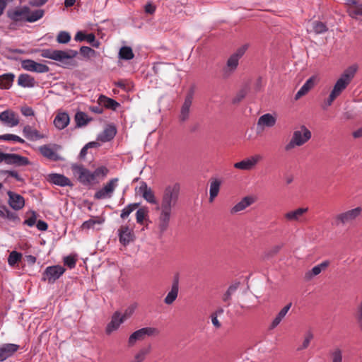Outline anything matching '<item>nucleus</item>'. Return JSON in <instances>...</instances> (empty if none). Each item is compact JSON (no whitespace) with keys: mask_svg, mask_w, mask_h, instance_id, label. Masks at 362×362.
I'll use <instances>...</instances> for the list:
<instances>
[{"mask_svg":"<svg viewBox=\"0 0 362 362\" xmlns=\"http://www.w3.org/2000/svg\"><path fill=\"white\" fill-rule=\"evenodd\" d=\"M329 262L326 260L315 266L311 270L308 271L305 274V278L307 280L312 279L314 276L320 274L322 271L325 270L329 267Z\"/></svg>","mask_w":362,"mask_h":362,"instance_id":"bb28decb","label":"nucleus"},{"mask_svg":"<svg viewBox=\"0 0 362 362\" xmlns=\"http://www.w3.org/2000/svg\"><path fill=\"white\" fill-rule=\"evenodd\" d=\"M159 331L155 327H144L133 332L129 337L128 344L132 346L137 341L144 340L147 336H155L158 334Z\"/></svg>","mask_w":362,"mask_h":362,"instance_id":"1a4fd4ad","label":"nucleus"},{"mask_svg":"<svg viewBox=\"0 0 362 362\" xmlns=\"http://www.w3.org/2000/svg\"><path fill=\"white\" fill-rule=\"evenodd\" d=\"M276 118L270 113L264 114L260 116L257 121V127H262L263 129L265 127H272L276 124Z\"/></svg>","mask_w":362,"mask_h":362,"instance_id":"a878e982","label":"nucleus"},{"mask_svg":"<svg viewBox=\"0 0 362 362\" xmlns=\"http://www.w3.org/2000/svg\"><path fill=\"white\" fill-rule=\"evenodd\" d=\"M21 113L26 117L28 116H33L34 115V111L33 110L28 106L22 107L21 109Z\"/></svg>","mask_w":362,"mask_h":362,"instance_id":"69168bd1","label":"nucleus"},{"mask_svg":"<svg viewBox=\"0 0 362 362\" xmlns=\"http://www.w3.org/2000/svg\"><path fill=\"white\" fill-rule=\"evenodd\" d=\"M117 129L113 125H108L105 127L101 134L99 135L98 139L102 142H107L112 140L116 135Z\"/></svg>","mask_w":362,"mask_h":362,"instance_id":"2f4dec72","label":"nucleus"},{"mask_svg":"<svg viewBox=\"0 0 362 362\" xmlns=\"http://www.w3.org/2000/svg\"><path fill=\"white\" fill-rule=\"evenodd\" d=\"M292 305L291 303H289L286 306H284L276 315L274 319L272 320V323L270 324L269 329H274L275 327H276L282 321V320L285 317L288 312L289 311Z\"/></svg>","mask_w":362,"mask_h":362,"instance_id":"cd10ccee","label":"nucleus"},{"mask_svg":"<svg viewBox=\"0 0 362 362\" xmlns=\"http://www.w3.org/2000/svg\"><path fill=\"white\" fill-rule=\"evenodd\" d=\"M30 214L31 216L24 221L23 224L32 227L36 223L37 214L34 211H32Z\"/></svg>","mask_w":362,"mask_h":362,"instance_id":"4d7b16f0","label":"nucleus"},{"mask_svg":"<svg viewBox=\"0 0 362 362\" xmlns=\"http://www.w3.org/2000/svg\"><path fill=\"white\" fill-rule=\"evenodd\" d=\"M15 75L11 73L4 74L0 76V88L8 89L11 87Z\"/></svg>","mask_w":362,"mask_h":362,"instance_id":"e433bc0d","label":"nucleus"},{"mask_svg":"<svg viewBox=\"0 0 362 362\" xmlns=\"http://www.w3.org/2000/svg\"><path fill=\"white\" fill-rule=\"evenodd\" d=\"M240 285L239 282L235 283L230 285L227 291L223 293L222 296V300L223 302L227 303V305H230V300L232 296L236 292Z\"/></svg>","mask_w":362,"mask_h":362,"instance_id":"4c0bfd02","label":"nucleus"},{"mask_svg":"<svg viewBox=\"0 0 362 362\" xmlns=\"http://www.w3.org/2000/svg\"><path fill=\"white\" fill-rule=\"evenodd\" d=\"M308 211V207H299L293 210L288 211L284 214V219L286 222H298L303 221L304 215Z\"/></svg>","mask_w":362,"mask_h":362,"instance_id":"ddd939ff","label":"nucleus"},{"mask_svg":"<svg viewBox=\"0 0 362 362\" xmlns=\"http://www.w3.org/2000/svg\"><path fill=\"white\" fill-rule=\"evenodd\" d=\"M18 84L24 88H31L35 84V81L31 76L22 74L18 76Z\"/></svg>","mask_w":362,"mask_h":362,"instance_id":"c9c22d12","label":"nucleus"},{"mask_svg":"<svg viewBox=\"0 0 362 362\" xmlns=\"http://www.w3.org/2000/svg\"><path fill=\"white\" fill-rule=\"evenodd\" d=\"M210 317L214 327L216 329H220L221 327V323L218 320V317L216 316V313H211Z\"/></svg>","mask_w":362,"mask_h":362,"instance_id":"0e129e2a","label":"nucleus"},{"mask_svg":"<svg viewBox=\"0 0 362 362\" xmlns=\"http://www.w3.org/2000/svg\"><path fill=\"white\" fill-rule=\"evenodd\" d=\"M102 221L100 220L98 217L90 218L86 221H84L81 225V228L83 230H88L90 228H93L95 224H100Z\"/></svg>","mask_w":362,"mask_h":362,"instance_id":"3c124183","label":"nucleus"},{"mask_svg":"<svg viewBox=\"0 0 362 362\" xmlns=\"http://www.w3.org/2000/svg\"><path fill=\"white\" fill-rule=\"evenodd\" d=\"M347 11L352 18L362 21V4L358 3L356 6L349 7Z\"/></svg>","mask_w":362,"mask_h":362,"instance_id":"58836bf2","label":"nucleus"},{"mask_svg":"<svg viewBox=\"0 0 362 362\" xmlns=\"http://www.w3.org/2000/svg\"><path fill=\"white\" fill-rule=\"evenodd\" d=\"M21 257L22 255L21 253L16 251L11 252L8 258V264L10 266H14L18 262L21 260Z\"/></svg>","mask_w":362,"mask_h":362,"instance_id":"603ef678","label":"nucleus"},{"mask_svg":"<svg viewBox=\"0 0 362 362\" xmlns=\"http://www.w3.org/2000/svg\"><path fill=\"white\" fill-rule=\"evenodd\" d=\"M47 181L54 184L58 186L61 187H66V186H72V183L71 180L66 177V176L57 174V173H52L49 174L47 176Z\"/></svg>","mask_w":362,"mask_h":362,"instance_id":"4be33fe9","label":"nucleus"},{"mask_svg":"<svg viewBox=\"0 0 362 362\" xmlns=\"http://www.w3.org/2000/svg\"><path fill=\"white\" fill-rule=\"evenodd\" d=\"M307 30L308 32H314L316 34H322L327 30V28L322 22L315 21L309 22Z\"/></svg>","mask_w":362,"mask_h":362,"instance_id":"473e14b6","label":"nucleus"},{"mask_svg":"<svg viewBox=\"0 0 362 362\" xmlns=\"http://www.w3.org/2000/svg\"><path fill=\"white\" fill-rule=\"evenodd\" d=\"M262 157L256 154L250 158H245L240 162L234 164V168L243 170H250L256 166V165L262 160Z\"/></svg>","mask_w":362,"mask_h":362,"instance_id":"2eb2a0df","label":"nucleus"},{"mask_svg":"<svg viewBox=\"0 0 362 362\" xmlns=\"http://www.w3.org/2000/svg\"><path fill=\"white\" fill-rule=\"evenodd\" d=\"M147 216V211L145 209H139L136 213V219L138 223L142 224Z\"/></svg>","mask_w":362,"mask_h":362,"instance_id":"5fc2aeb1","label":"nucleus"},{"mask_svg":"<svg viewBox=\"0 0 362 362\" xmlns=\"http://www.w3.org/2000/svg\"><path fill=\"white\" fill-rule=\"evenodd\" d=\"M98 101L100 105L112 110H115L119 106V103L103 95L99 97Z\"/></svg>","mask_w":362,"mask_h":362,"instance_id":"f704fd0d","label":"nucleus"},{"mask_svg":"<svg viewBox=\"0 0 362 362\" xmlns=\"http://www.w3.org/2000/svg\"><path fill=\"white\" fill-rule=\"evenodd\" d=\"M81 54L84 57H90L95 54V51L92 48L83 46L80 49Z\"/></svg>","mask_w":362,"mask_h":362,"instance_id":"052dcab7","label":"nucleus"},{"mask_svg":"<svg viewBox=\"0 0 362 362\" xmlns=\"http://www.w3.org/2000/svg\"><path fill=\"white\" fill-rule=\"evenodd\" d=\"M0 216L6 217L10 220H14L17 218L15 213H13L6 209H0Z\"/></svg>","mask_w":362,"mask_h":362,"instance_id":"680f3d73","label":"nucleus"},{"mask_svg":"<svg viewBox=\"0 0 362 362\" xmlns=\"http://www.w3.org/2000/svg\"><path fill=\"white\" fill-rule=\"evenodd\" d=\"M69 116L66 112H59L54 119V124L58 129H64L69 124Z\"/></svg>","mask_w":362,"mask_h":362,"instance_id":"c756f323","label":"nucleus"},{"mask_svg":"<svg viewBox=\"0 0 362 362\" xmlns=\"http://www.w3.org/2000/svg\"><path fill=\"white\" fill-rule=\"evenodd\" d=\"M21 349L16 344H3L0 346V361H4L13 356Z\"/></svg>","mask_w":362,"mask_h":362,"instance_id":"f3484780","label":"nucleus"},{"mask_svg":"<svg viewBox=\"0 0 362 362\" xmlns=\"http://www.w3.org/2000/svg\"><path fill=\"white\" fill-rule=\"evenodd\" d=\"M221 186V181H219L217 179H214L211 180L210 183V197H209V202H212L214 199L217 197Z\"/></svg>","mask_w":362,"mask_h":362,"instance_id":"ea45409f","label":"nucleus"},{"mask_svg":"<svg viewBox=\"0 0 362 362\" xmlns=\"http://www.w3.org/2000/svg\"><path fill=\"white\" fill-rule=\"evenodd\" d=\"M355 319L358 327L362 332V300L360 301L356 306Z\"/></svg>","mask_w":362,"mask_h":362,"instance_id":"09e8293b","label":"nucleus"},{"mask_svg":"<svg viewBox=\"0 0 362 362\" xmlns=\"http://www.w3.org/2000/svg\"><path fill=\"white\" fill-rule=\"evenodd\" d=\"M356 71L357 66L356 65L351 66L344 70L334 83L328 98L324 100L322 105L324 110L331 106L333 102L346 89L354 78Z\"/></svg>","mask_w":362,"mask_h":362,"instance_id":"f03ea898","label":"nucleus"},{"mask_svg":"<svg viewBox=\"0 0 362 362\" xmlns=\"http://www.w3.org/2000/svg\"><path fill=\"white\" fill-rule=\"evenodd\" d=\"M247 49V46H243L238 49L235 53L230 56L226 64L221 70V77L223 79L230 78L235 71L239 64V59L243 56Z\"/></svg>","mask_w":362,"mask_h":362,"instance_id":"423d86ee","label":"nucleus"},{"mask_svg":"<svg viewBox=\"0 0 362 362\" xmlns=\"http://www.w3.org/2000/svg\"><path fill=\"white\" fill-rule=\"evenodd\" d=\"M78 52L73 49L67 51L45 49L41 52V56L62 63L63 66L69 67L75 65L73 59L76 57Z\"/></svg>","mask_w":362,"mask_h":362,"instance_id":"7ed1b4c3","label":"nucleus"},{"mask_svg":"<svg viewBox=\"0 0 362 362\" xmlns=\"http://www.w3.org/2000/svg\"><path fill=\"white\" fill-rule=\"evenodd\" d=\"M90 119L88 118V115L83 112H78L75 115V121L76 126L78 127L86 125Z\"/></svg>","mask_w":362,"mask_h":362,"instance_id":"37998d69","label":"nucleus"},{"mask_svg":"<svg viewBox=\"0 0 362 362\" xmlns=\"http://www.w3.org/2000/svg\"><path fill=\"white\" fill-rule=\"evenodd\" d=\"M74 174L78 177V181L84 185H93V176L91 171L85 168L83 165H73Z\"/></svg>","mask_w":362,"mask_h":362,"instance_id":"9b49d317","label":"nucleus"},{"mask_svg":"<svg viewBox=\"0 0 362 362\" xmlns=\"http://www.w3.org/2000/svg\"><path fill=\"white\" fill-rule=\"evenodd\" d=\"M361 206L338 213L334 216L332 224L336 227L351 224L361 216Z\"/></svg>","mask_w":362,"mask_h":362,"instance_id":"39448f33","label":"nucleus"},{"mask_svg":"<svg viewBox=\"0 0 362 362\" xmlns=\"http://www.w3.org/2000/svg\"><path fill=\"white\" fill-rule=\"evenodd\" d=\"M23 134L25 136L29 139H39L42 138V136L40 134L39 132L37 130H34L29 125L25 126L23 128Z\"/></svg>","mask_w":362,"mask_h":362,"instance_id":"c03bdc74","label":"nucleus"},{"mask_svg":"<svg viewBox=\"0 0 362 362\" xmlns=\"http://www.w3.org/2000/svg\"><path fill=\"white\" fill-rule=\"evenodd\" d=\"M194 93L193 90H190L186 95L184 103L181 107L180 119L182 122H185L189 117V109L192 103Z\"/></svg>","mask_w":362,"mask_h":362,"instance_id":"412c9836","label":"nucleus"},{"mask_svg":"<svg viewBox=\"0 0 362 362\" xmlns=\"http://www.w3.org/2000/svg\"><path fill=\"white\" fill-rule=\"evenodd\" d=\"M36 227L39 230L45 231L48 228V225L44 221H38L36 223Z\"/></svg>","mask_w":362,"mask_h":362,"instance_id":"338daca9","label":"nucleus"},{"mask_svg":"<svg viewBox=\"0 0 362 362\" xmlns=\"http://www.w3.org/2000/svg\"><path fill=\"white\" fill-rule=\"evenodd\" d=\"M1 140H5V141H14L21 144H23L25 141L21 139L20 136L15 135V134H4L0 136Z\"/></svg>","mask_w":362,"mask_h":362,"instance_id":"864d4df0","label":"nucleus"},{"mask_svg":"<svg viewBox=\"0 0 362 362\" xmlns=\"http://www.w3.org/2000/svg\"><path fill=\"white\" fill-rule=\"evenodd\" d=\"M119 178L110 179L101 189H98L94 194L95 199H110L118 185Z\"/></svg>","mask_w":362,"mask_h":362,"instance_id":"0eeeda50","label":"nucleus"},{"mask_svg":"<svg viewBox=\"0 0 362 362\" xmlns=\"http://www.w3.org/2000/svg\"><path fill=\"white\" fill-rule=\"evenodd\" d=\"M119 242L123 245H127L133 240V234L128 226H122L119 229Z\"/></svg>","mask_w":362,"mask_h":362,"instance_id":"c85d7f7f","label":"nucleus"},{"mask_svg":"<svg viewBox=\"0 0 362 362\" xmlns=\"http://www.w3.org/2000/svg\"><path fill=\"white\" fill-rule=\"evenodd\" d=\"M137 307V305L136 303L131 305L129 306L124 312V313L122 315V317L124 319V320H127L129 317L132 316V315L134 313V310H136Z\"/></svg>","mask_w":362,"mask_h":362,"instance_id":"13d9d810","label":"nucleus"},{"mask_svg":"<svg viewBox=\"0 0 362 362\" xmlns=\"http://www.w3.org/2000/svg\"><path fill=\"white\" fill-rule=\"evenodd\" d=\"M8 195L9 197L8 202L11 208L15 210H20L24 206L25 201L22 196L11 191L8 192Z\"/></svg>","mask_w":362,"mask_h":362,"instance_id":"b1692460","label":"nucleus"},{"mask_svg":"<svg viewBox=\"0 0 362 362\" xmlns=\"http://www.w3.org/2000/svg\"><path fill=\"white\" fill-rule=\"evenodd\" d=\"M119 57L122 59L130 60L134 58V54L130 47H122L119 52Z\"/></svg>","mask_w":362,"mask_h":362,"instance_id":"79ce46f5","label":"nucleus"},{"mask_svg":"<svg viewBox=\"0 0 362 362\" xmlns=\"http://www.w3.org/2000/svg\"><path fill=\"white\" fill-rule=\"evenodd\" d=\"M85 40L91 44L94 47L98 48L100 46V42L95 40V36L93 33L87 34Z\"/></svg>","mask_w":362,"mask_h":362,"instance_id":"bf43d9fd","label":"nucleus"},{"mask_svg":"<svg viewBox=\"0 0 362 362\" xmlns=\"http://www.w3.org/2000/svg\"><path fill=\"white\" fill-rule=\"evenodd\" d=\"M124 319L122 317V314L119 312H115L111 319V321L108 323L106 327L107 334H110L113 331L117 329L121 324L124 322Z\"/></svg>","mask_w":362,"mask_h":362,"instance_id":"5701e85b","label":"nucleus"},{"mask_svg":"<svg viewBox=\"0 0 362 362\" xmlns=\"http://www.w3.org/2000/svg\"><path fill=\"white\" fill-rule=\"evenodd\" d=\"M62 146L57 144H45L39 147L40 153L46 158L52 161L64 160V158L58 153Z\"/></svg>","mask_w":362,"mask_h":362,"instance_id":"6e6552de","label":"nucleus"},{"mask_svg":"<svg viewBox=\"0 0 362 362\" xmlns=\"http://www.w3.org/2000/svg\"><path fill=\"white\" fill-rule=\"evenodd\" d=\"M108 173L109 170L107 168L103 165L98 167L93 172H91L93 185L98 183L100 180L105 177Z\"/></svg>","mask_w":362,"mask_h":362,"instance_id":"72a5a7b5","label":"nucleus"},{"mask_svg":"<svg viewBox=\"0 0 362 362\" xmlns=\"http://www.w3.org/2000/svg\"><path fill=\"white\" fill-rule=\"evenodd\" d=\"M314 335L312 332L308 331L304 335V339L302 344L298 348V350L300 351L307 349L310 341L313 339Z\"/></svg>","mask_w":362,"mask_h":362,"instance_id":"49530a36","label":"nucleus"},{"mask_svg":"<svg viewBox=\"0 0 362 362\" xmlns=\"http://www.w3.org/2000/svg\"><path fill=\"white\" fill-rule=\"evenodd\" d=\"M64 272L65 269L60 265L48 267L43 273L42 279L48 283H54Z\"/></svg>","mask_w":362,"mask_h":362,"instance_id":"f8f14e48","label":"nucleus"},{"mask_svg":"<svg viewBox=\"0 0 362 362\" xmlns=\"http://www.w3.org/2000/svg\"><path fill=\"white\" fill-rule=\"evenodd\" d=\"M21 67L25 70L37 73H46L49 70L47 65L37 63L32 59L23 60Z\"/></svg>","mask_w":362,"mask_h":362,"instance_id":"dca6fc26","label":"nucleus"},{"mask_svg":"<svg viewBox=\"0 0 362 362\" xmlns=\"http://www.w3.org/2000/svg\"><path fill=\"white\" fill-rule=\"evenodd\" d=\"M315 83V77L312 76L308 78L305 83L303 85V86L300 88V90L297 92L295 95V99L298 100L302 96L305 95L308 93V91L314 87Z\"/></svg>","mask_w":362,"mask_h":362,"instance_id":"7c9ffc66","label":"nucleus"},{"mask_svg":"<svg viewBox=\"0 0 362 362\" xmlns=\"http://www.w3.org/2000/svg\"><path fill=\"white\" fill-rule=\"evenodd\" d=\"M1 162L17 166H25L30 163L28 158L26 157L15 153H5L0 151V163Z\"/></svg>","mask_w":362,"mask_h":362,"instance_id":"9d476101","label":"nucleus"},{"mask_svg":"<svg viewBox=\"0 0 362 362\" xmlns=\"http://www.w3.org/2000/svg\"><path fill=\"white\" fill-rule=\"evenodd\" d=\"M332 362H341L342 360L341 351L339 348H335L331 351Z\"/></svg>","mask_w":362,"mask_h":362,"instance_id":"6e6d98bb","label":"nucleus"},{"mask_svg":"<svg viewBox=\"0 0 362 362\" xmlns=\"http://www.w3.org/2000/svg\"><path fill=\"white\" fill-rule=\"evenodd\" d=\"M311 136L310 131L305 126H301L300 129L293 132L291 139L284 146V151L291 152L295 148L302 146L310 139Z\"/></svg>","mask_w":362,"mask_h":362,"instance_id":"20e7f679","label":"nucleus"},{"mask_svg":"<svg viewBox=\"0 0 362 362\" xmlns=\"http://www.w3.org/2000/svg\"><path fill=\"white\" fill-rule=\"evenodd\" d=\"M28 14V7L24 6L21 8H16L13 10H9L7 12V15L9 18L13 21H26V16Z\"/></svg>","mask_w":362,"mask_h":362,"instance_id":"393cba45","label":"nucleus"},{"mask_svg":"<svg viewBox=\"0 0 362 362\" xmlns=\"http://www.w3.org/2000/svg\"><path fill=\"white\" fill-rule=\"evenodd\" d=\"M256 201V199L253 196H246L243 197L239 202L235 204L230 210V214H235L238 212H240L252 204H254Z\"/></svg>","mask_w":362,"mask_h":362,"instance_id":"a211bd4d","label":"nucleus"},{"mask_svg":"<svg viewBox=\"0 0 362 362\" xmlns=\"http://www.w3.org/2000/svg\"><path fill=\"white\" fill-rule=\"evenodd\" d=\"M144 9L146 13L153 14L156 11V6L151 3H148L145 6Z\"/></svg>","mask_w":362,"mask_h":362,"instance_id":"774afa93","label":"nucleus"},{"mask_svg":"<svg viewBox=\"0 0 362 362\" xmlns=\"http://www.w3.org/2000/svg\"><path fill=\"white\" fill-rule=\"evenodd\" d=\"M64 264L66 265L70 269L74 268L76 263V259L73 256H67L64 259Z\"/></svg>","mask_w":362,"mask_h":362,"instance_id":"e2e57ef3","label":"nucleus"},{"mask_svg":"<svg viewBox=\"0 0 362 362\" xmlns=\"http://www.w3.org/2000/svg\"><path fill=\"white\" fill-rule=\"evenodd\" d=\"M44 10L37 9L30 12V8L28 7V14L26 16V21L33 23L42 18L44 16Z\"/></svg>","mask_w":362,"mask_h":362,"instance_id":"a19ab883","label":"nucleus"},{"mask_svg":"<svg viewBox=\"0 0 362 362\" xmlns=\"http://www.w3.org/2000/svg\"><path fill=\"white\" fill-rule=\"evenodd\" d=\"M0 120L7 126L13 127L19 124L18 115L11 110H5L0 114Z\"/></svg>","mask_w":362,"mask_h":362,"instance_id":"aec40b11","label":"nucleus"},{"mask_svg":"<svg viewBox=\"0 0 362 362\" xmlns=\"http://www.w3.org/2000/svg\"><path fill=\"white\" fill-rule=\"evenodd\" d=\"M139 192L142 197L149 204L158 206V200L153 190L148 186L146 182H141L139 187Z\"/></svg>","mask_w":362,"mask_h":362,"instance_id":"4468645a","label":"nucleus"},{"mask_svg":"<svg viewBox=\"0 0 362 362\" xmlns=\"http://www.w3.org/2000/svg\"><path fill=\"white\" fill-rule=\"evenodd\" d=\"M179 292V276L176 274L173 281L170 291L168 293L167 296L164 298V303L166 305L173 304L177 299Z\"/></svg>","mask_w":362,"mask_h":362,"instance_id":"6ab92c4d","label":"nucleus"},{"mask_svg":"<svg viewBox=\"0 0 362 362\" xmlns=\"http://www.w3.org/2000/svg\"><path fill=\"white\" fill-rule=\"evenodd\" d=\"M150 352V347L141 349L135 356L136 362H142L143 361L148 360Z\"/></svg>","mask_w":362,"mask_h":362,"instance_id":"a18cd8bd","label":"nucleus"},{"mask_svg":"<svg viewBox=\"0 0 362 362\" xmlns=\"http://www.w3.org/2000/svg\"><path fill=\"white\" fill-rule=\"evenodd\" d=\"M139 204L138 203L129 204L122 211L120 217L123 219L127 218L133 211L139 207Z\"/></svg>","mask_w":362,"mask_h":362,"instance_id":"de8ad7c7","label":"nucleus"},{"mask_svg":"<svg viewBox=\"0 0 362 362\" xmlns=\"http://www.w3.org/2000/svg\"><path fill=\"white\" fill-rule=\"evenodd\" d=\"M59 44H67L71 40V35L66 31H60L56 39Z\"/></svg>","mask_w":362,"mask_h":362,"instance_id":"8fccbe9b","label":"nucleus"},{"mask_svg":"<svg viewBox=\"0 0 362 362\" xmlns=\"http://www.w3.org/2000/svg\"><path fill=\"white\" fill-rule=\"evenodd\" d=\"M180 189V183L173 182L167 185L162 192L160 202L156 207L158 211L156 226L160 234H163L170 226L173 210L179 202Z\"/></svg>","mask_w":362,"mask_h":362,"instance_id":"f257e3e1","label":"nucleus"}]
</instances>
